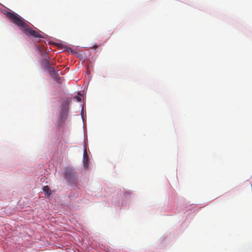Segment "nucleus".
Listing matches in <instances>:
<instances>
[{"label":"nucleus","mask_w":252,"mask_h":252,"mask_svg":"<svg viewBox=\"0 0 252 252\" xmlns=\"http://www.w3.org/2000/svg\"><path fill=\"white\" fill-rule=\"evenodd\" d=\"M49 57H47V58H45V59L43 60L42 61V64L43 66V67L47 69H49V67H51V63L49 61Z\"/></svg>","instance_id":"39448f33"},{"label":"nucleus","mask_w":252,"mask_h":252,"mask_svg":"<svg viewBox=\"0 0 252 252\" xmlns=\"http://www.w3.org/2000/svg\"><path fill=\"white\" fill-rule=\"evenodd\" d=\"M80 94H81V93H80V92H79V93H78V95H80Z\"/></svg>","instance_id":"9b49d317"},{"label":"nucleus","mask_w":252,"mask_h":252,"mask_svg":"<svg viewBox=\"0 0 252 252\" xmlns=\"http://www.w3.org/2000/svg\"><path fill=\"white\" fill-rule=\"evenodd\" d=\"M97 47H98L97 45H94L93 46V48H94V49H96Z\"/></svg>","instance_id":"9d476101"},{"label":"nucleus","mask_w":252,"mask_h":252,"mask_svg":"<svg viewBox=\"0 0 252 252\" xmlns=\"http://www.w3.org/2000/svg\"><path fill=\"white\" fill-rule=\"evenodd\" d=\"M89 161V158L87 156V150H85L84 152L83 156V162L84 166L87 167L88 166V162Z\"/></svg>","instance_id":"423d86ee"},{"label":"nucleus","mask_w":252,"mask_h":252,"mask_svg":"<svg viewBox=\"0 0 252 252\" xmlns=\"http://www.w3.org/2000/svg\"><path fill=\"white\" fill-rule=\"evenodd\" d=\"M65 178L68 182H72L76 180L77 177L76 172L71 168H67L65 171Z\"/></svg>","instance_id":"7ed1b4c3"},{"label":"nucleus","mask_w":252,"mask_h":252,"mask_svg":"<svg viewBox=\"0 0 252 252\" xmlns=\"http://www.w3.org/2000/svg\"><path fill=\"white\" fill-rule=\"evenodd\" d=\"M71 101L70 98H67L62 102L58 118V123L60 124L63 123L66 120L69 111V104Z\"/></svg>","instance_id":"f03ea898"},{"label":"nucleus","mask_w":252,"mask_h":252,"mask_svg":"<svg viewBox=\"0 0 252 252\" xmlns=\"http://www.w3.org/2000/svg\"><path fill=\"white\" fill-rule=\"evenodd\" d=\"M74 98L76 99V100L78 102L80 101L81 100V98L80 96L77 95L74 97Z\"/></svg>","instance_id":"1a4fd4ad"},{"label":"nucleus","mask_w":252,"mask_h":252,"mask_svg":"<svg viewBox=\"0 0 252 252\" xmlns=\"http://www.w3.org/2000/svg\"><path fill=\"white\" fill-rule=\"evenodd\" d=\"M6 16L13 23L18 27L27 35L34 37H42L39 33L30 28L25 22L24 19L17 13L9 12L6 13Z\"/></svg>","instance_id":"f257e3e1"},{"label":"nucleus","mask_w":252,"mask_h":252,"mask_svg":"<svg viewBox=\"0 0 252 252\" xmlns=\"http://www.w3.org/2000/svg\"><path fill=\"white\" fill-rule=\"evenodd\" d=\"M48 70L52 78L54 79H57V77L59 76V74L58 72L55 70V68L53 67H49Z\"/></svg>","instance_id":"20e7f679"},{"label":"nucleus","mask_w":252,"mask_h":252,"mask_svg":"<svg viewBox=\"0 0 252 252\" xmlns=\"http://www.w3.org/2000/svg\"><path fill=\"white\" fill-rule=\"evenodd\" d=\"M54 80L58 83L61 84L62 83V78L60 77L59 76L57 77V79H54Z\"/></svg>","instance_id":"6e6552de"},{"label":"nucleus","mask_w":252,"mask_h":252,"mask_svg":"<svg viewBox=\"0 0 252 252\" xmlns=\"http://www.w3.org/2000/svg\"><path fill=\"white\" fill-rule=\"evenodd\" d=\"M43 191L47 196H49L51 195V190L48 186H45L43 188Z\"/></svg>","instance_id":"0eeeda50"}]
</instances>
